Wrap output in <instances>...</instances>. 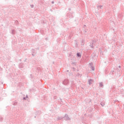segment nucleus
<instances>
[{
  "label": "nucleus",
  "mask_w": 124,
  "mask_h": 124,
  "mask_svg": "<svg viewBox=\"0 0 124 124\" xmlns=\"http://www.w3.org/2000/svg\"><path fill=\"white\" fill-rule=\"evenodd\" d=\"M78 57H81V55H80L79 53L77 54Z\"/></svg>",
  "instance_id": "f257e3e1"
}]
</instances>
